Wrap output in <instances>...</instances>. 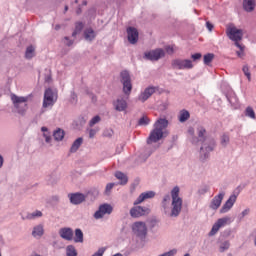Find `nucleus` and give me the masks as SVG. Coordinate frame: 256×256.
I'll use <instances>...</instances> for the list:
<instances>
[{"instance_id":"nucleus-1","label":"nucleus","mask_w":256,"mask_h":256,"mask_svg":"<svg viewBox=\"0 0 256 256\" xmlns=\"http://www.w3.org/2000/svg\"><path fill=\"white\" fill-rule=\"evenodd\" d=\"M188 134L190 136V143H192V145H200V161H207L211 155V152L215 151L217 142L213 138L207 137V129H205L203 125H198L196 127V136L195 128L193 127L188 128Z\"/></svg>"},{"instance_id":"nucleus-2","label":"nucleus","mask_w":256,"mask_h":256,"mask_svg":"<svg viewBox=\"0 0 256 256\" xmlns=\"http://www.w3.org/2000/svg\"><path fill=\"white\" fill-rule=\"evenodd\" d=\"M180 191L179 186H175L171 190L170 195L166 194L162 199L161 211L163 215L170 217V219H176V217L181 215V211H183V198L179 196Z\"/></svg>"},{"instance_id":"nucleus-3","label":"nucleus","mask_w":256,"mask_h":256,"mask_svg":"<svg viewBox=\"0 0 256 256\" xmlns=\"http://www.w3.org/2000/svg\"><path fill=\"white\" fill-rule=\"evenodd\" d=\"M167 127H169V120L165 118H159L154 123V128L151 130L148 138H147V147L145 150V157H151L153 155L154 151H157L159 149V141L163 139L164 137H167L169 135V132H167Z\"/></svg>"},{"instance_id":"nucleus-4","label":"nucleus","mask_w":256,"mask_h":256,"mask_svg":"<svg viewBox=\"0 0 256 256\" xmlns=\"http://www.w3.org/2000/svg\"><path fill=\"white\" fill-rule=\"evenodd\" d=\"M11 101L13 103L15 112L18 115H25L27 113V101H29V96H17L16 94H11Z\"/></svg>"},{"instance_id":"nucleus-5","label":"nucleus","mask_w":256,"mask_h":256,"mask_svg":"<svg viewBox=\"0 0 256 256\" xmlns=\"http://www.w3.org/2000/svg\"><path fill=\"white\" fill-rule=\"evenodd\" d=\"M120 82L123 85V93L127 97L131 95V91H133V84L131 83V75L129 71L124 70L120 73Z\"/></svg>"},{"instance_id":"nucleus-6","label":"nucleus","mask_w":256,"mask_h":256,"mask_svg":"<svg viewBox=\"0 0 256 256\" xmlns=\"http://www.w3.org/2000/svg\"><path fill=\"white\" fill-rule=\"evenodd\" d=\"M57 102V90H53L48 88L44 92V99H43V107L47 109V107H53Z\"/></svg>"},{"instance_id":"nucleus-7","label":"nucleus","mask_w":256,"mask_h":256,"mask_svg":"<svg viewBox=\"0 0 256 256\" xmlns=\"http://www.w3.org/2000/svg\"><path fill=\"white\" fill-rule=\"evenodd\" d=\"M172 68L178 71H185L186 69H193V61L189 59L176 58L171 62Z\"/></svg>"},{"instance_id":"nucleus-8","label":"nucleus","mask_w":256,"mask_h":256,"mask_svg":"<svg viewBox=\"0 0 256 256\" xmlns=\"http://www.w3.org/2000/svg\"><path fill=\"white\" fill-rule=\"evenodd\" d=\"M233 223V220H231V217L225 216L223 218H219L215 224L212 226L211 231L209 232V237H213V235H217L219 232V229L221 227H225V225H231Z\"/></svg>"},{"instance_id":"nucleus-9","label":"nucleus","mask_w":256,"mask_h":256,"mask_svg":"<svg viewBox=\"0 0 256 256\" xmlns=\"http://www.w3.org/2000/svg\"><path fill=\"white\" fill-rule=\"evenodd\" d=\"M149 213H151V209L146 206L134 205V207L130 209V216L133 219H139V217H147Z\"/></svg>"},{"instance_id":"nucleus-10","label":"nucleus","mask_w":256,"mask_h":256,"mask_svg":"<svg viewBox=\"0 0 256 256\" xmlns=\"http://www.w3.org/2000/svg\"><path fill=\"white\" fill-rule=\"evenodd\" d=\"M163 57H165V50L162 48L146 51L144 53V59H146V61H159V59H163Z\"/></svg>"},{"instance_id":"nucleus-11","label":"nucleus","mask_w":256,"mask_h":256,"mask_svg":"<svg viewBox=\"0 0 256 256\" xmlns=\"http://www.w3.org/2000/svg\"><path fill=\"white\" fill-rule=\"evenodd\" d=\"M132 231L136 237H139L140 239H145L147 236V224L145 222H135L132 225Z\"/></svg>"},{"instance_id":"nucleus-12","label":"nucleus","mask_w":256,"mask_h":256,"mask_svg":"<svg viewBox=\"0 0 256 256\" xmlns=\"http://www.w3.org/2000/svg\"><path fill=\"white\" fill-rule=\"evenodd\" d=\"M113 213V206L111 204H102L98 210L94 213V219H103L106 215Z\"/></svg>"},{"instance_id":"nucleus-13","label":"nucleus","mask_w":256,"mask_h":256,"mask_svg":"<svg viewBox=\"0 0 256 256\" xmlns=\"http://www.w3.org/2000/svg\"><path fill=\"white\" fill-rule=\"evenodd\" d=\"M223 199H225V191H220L216 196H214L210 203L209 209L212 211H217L219 207H221V203H223Z\"/></svg>"},{"instance_id":"nucleus-14","label":"nucleus","mask_w":256,"mask_h":256,"mask_svg":"<svg viewBox=\"0 0 256 256\" xmlns=\"http://www.w3.org/2000/svg\"><path fill=\"white\" fill-rule=\"evenodd\" d=\"M227 35L231 41L239 43L243 39V30L238 29L237 27H231L227 30Z\"/></svg>"},{"instance_id":"nucleus-15","label":"nucleus","mask_w":256,"mask_h":256,"mask_svg":"<svg viewBox=\"0 0 256 256\" xmlns=\"http://www.w3.org/2000/svg\"><path fill=\"white\" fill-rule=\"evenodd\" d=\"M237 197L238 194H232L229 196V198L227 199V201L223 204V206L220 209V213H229V211H231V209H233V205H235V203H237Z\"/></svg>"},{"instance_id":"nucleus-16","label":"nucleus","mask_w":256,"mask_h":256,"mask_svg":"<svg viewBox=\"0 0 256 256\" xmlns=\"http://www.w3.org/2000/svg\"><path fill=\"white\" fill-rule=\"evenodd\" d=\"M157 91V87L155 86H149L144 89L139 95H138V101L141 103H145L154 93Z\"/></svg>"},{"instance_id":"nucleus-17","label":"nucleus","mask_w":256,"mask_h":256,"mask_svg":"<svg viewBox=\"0 0 256 256\" xmlns=\"http://www.w3.org/2000/svg\"><path fill=\"white\" fill-rule=\"evenodd\" d=\"M126 32L129 43H131V45L137 44V41H139V31L137 28L130 26L127 28Z\"/></svg>"},{"instance_id":"nucleus-18","label":"nucleus","mask_w":256,"mask_h":256,"mask_svg":"<svg viewBox=\"0 0 256 256\" xmlns=\"http://www.w3.org/2000/svg\"><path fill=\"white\" fill-rule=\"evenodd\" d=\"M153 197H155L154 191L143 192L137 197L133 205H141V203H143L144 201H147V199H153Z\"/></svg>"},{"instance_id":"nucleus-19","label":"nucleus","mask_w":256,"mask_h":256,"mask_svg":"<svg viewBox=\"0 0 256 256\" xmlns=\"http://www.w3.org/2000/svg\"><path fill=\"white\" fill-rule=\"evenodd\" d=\"M69 199L72 205H81V203H83L85 199H87V197L85 196V194L82 193H74L69 194Z\"/></svg>"},{"instance_id":"nucleus-20","label":"nucleus","mask_w":256,"mask_h":256,"mask_svg":"<svg viewBox=\"0 0 256 256\" xmlns=\"http://www.w3.org/2000/svg\"><path fill=\"white\" fill-rule=\"evenodd\" d=\"M59 235L61 239H64L65 241H73V229L69 227H64L59 230Z\"/></svg>"},{"instance_id":"nucleus-21","label":"nucleus","mask_w":256,"mask_h":256,"mask_svg":"<svg viewBox=\"0 0 256 256\" xmlns=\"http://www.w3.org/2000/svg\"><path fill=\"white\" fill-rule=\"evenodd\" d=\"M43 235H45V227L43 226V224H38L33 227L32 237H34V239H41Z\"/></svg>"},{"instance_id":"nucleus-22","label":"nucleus","mask_w":256,"mask_h":256,"mask_svg":"<svg viewBox=\"0 0 256 256\" xmlns=\"http://www.w3.org/2000/svg\"><path fill=\"white\" fill-rule=\"evenodd\" d=\"M242 7L246 13H253L256 8V0H243Z\"/></svg>"},{"instance_id":"nucleus-23","label":"nucleus","mask_w":256,"mask_h":256,"mask_svg":"<svg viewBox=\"0 0 256 256\" xmlns=\"http://www.w3.org/2000/svg\"><path fill=\"white\" fill-rule=\"evenodd\" d=\"M114 109L119 112L125 111L127 109V101L123 98H118L114 102Z\"/></svg>"},{"instance_id":"nucleus-24","label":"nucleus","mask_w":256,"mask_h":256,"mask_svg":"<svg viewBox=\"0 0 256 256\" xmlns=\"http://www.w3.org/2000/svg\"><path fill=\"white\" fill-rule=\"evenodd\" d=\"M95 37H97V33H95V30L93 28H87L84 31V39H86V41H93Z\"/></svg>"},{"instance_id":"nucleus-25","label":"nucleus","mask_w":256,"mask_h":256,"mask_svg":"<svg viewBox=\"0 0 256 256\" xmlns=\"http://www.w3.org/2000/svg\"><path fill=\"white\" fill-rule=\"evenodd\" d=\"M191 117V114L187 110H181L178 115V121L180 123H185L186 121H189V118Z\"/></svg>"},{"instance_id":"nucleus-26","label":"nucleus","mask_w":256,"mask_h":256,"mask_svg":"<svg viewBox=\"0 0 256 256\" xmlns=\"http://www.w3.org/2000/svg\"><path fill=\"white\" fill-rule=\"evenodd\" d=\"M81 145H83V138L79 137L73 142V144L70 148V153H77V151H79V147H81Z\"/></svg>"},{"instance_id":"nucleus-27","label":"nucleus","mask_w":256,"mask_h":256,"mask_svg":"<svg viewBox=\"0 0 256 256\" xmlns=\"http://www.w3.org/2000/svg\"><path fill=\"white\" fill-rule=\"evenodd\" d=\"M230 105H232V107H234L235 109H237V106L239 105V99L237 98V95H235V93H230L228 95H226Z\"/></svg>"},{"instance_id":"nucleus-28","label":"nucleus","mask_w":256,"mask_h":256,"mask_svg":"<svg viewBox=\"0 0 256 256\" xmlns=\"http://www.w3.org/2000/svg\"><path fill=\"white\" fill-rule=\"evenodd\" d=\"M115 177L118 179V181H120V185H127L129 182V178L123 172H116Z\"/></svg>"},{"instance_id":"nucleus-29","label":"nucleus","mask_w":256,"mask_h":256,"mask_svg":"<svg viewBox=\"0 0 256 256\" xmlns=\"http://www.w3.org/2000/svg\"><path fill=\"white\" fill-rule=\"evenodd\" d=\"M74 243H83V231L78 228L74 232Z\"/></svg>"},{"instance_id":"nucleus-30","label":"nucleus","mask_w":256,"mask_h":256,"mask_svg":"<svg viewBox=\"0 0 256 256\" xmlns=\"http://www.w3.org/2000/svg\"><path fill=\"white\" fill-rule=\"evenodd\" d=\"M53 137L55 141H63L65 138V132L61 128H58L56 131H54Z\"/></svg>"},{"instance_id":"nucleus-31","label":"nucleus","mask_w":256,"mask_h":256,"mask_svg":"<svg viewBox=\"0 0 256 256\" xmlns=\"http://www.w3.org/2000/svg\"><path fill=\"white\" fill-rule=\"evenodd\" d=\"M52 247L55 251H61V249H65V243L62 240L56 239L52 242Z\"/></svg>"},{"instance_id":"nucleus-32","label":"nucleus","mask_w":256,"mask_h":256,"mask_svg":"<svg viewBox=\"0 0 256 256\" xmlns=\"http://www.w3.org/2000/svg\"><path fill=\"white\" fill-rule=\"evenodd\" d=\"M25 57L26 59H33L35 57V47L33 45L26 48Z\"/></svg>"},{"instance_id":"nucleus-33","label":"nucleus","mask_w":256,"mask_h":256,"mask_svg":"<svg viewBox=\"0 0 256 256\" xmlns=\"http://www.w3.org/2000/svg\"><path fill=\"white\" fill-rule=\"evenodd\" d=\"M39 217H43V212L36 210L32 213L27 214L26 219L32 221L33 219H39Z\"/></svg>"},{"instance_id":"nucleus-34","label":"nucleus","mask_w":256,"mask_h":256,"mask_svg":"<svg viewBox=\"0 0 256 256\" xmlns=\"http://www.w3.org/2000/svg\"><path fill=\"white\" fill-rule=\"evenodd\" d=\"M41 131L43 132V137H44L46 143H51L52 138H51V132H49V128L43 126L41 128Z\"/></svg>"},{"instance_id":"nucleus-35","label":"nucleus","mask_w":256,"mask_h":256,"mask_svg":"<svg viewBox=\"0 0 256 256\" xmlns=\"http://www.w3.org/2000/svg\"><path fill=\"white\" fill-rule=\"evenodd\" d=\"M83 27H84L83 22H76L75 30L72 33V37H77L78 33H81V31H83Z\"/></svg>"},{"instance_id":"nucleus-36","label":"nucleus","mask_w":256,"mask_h":256,"mask_svg":"<svg viewBox=\"0 0 256 256\" xmlns=\"http://www.w3.org/2000/svg\"><path fill=\"white\" fill-rule=\"evenodd\" d=\"M229 247H231V242H229V240L221 242L219 246L220 253H225V251H228Z\"/></svg>"},{"instance_id":"nucleus-37","label":"nucleus","mask_w":256,"mask_h":256,"mask_svg":"<svg viewBox=\"0 0 256 256\" xmlns=\"http://www.w3.org/2000/svg\"><path fill=\"white\" fill-rule=\"evenodd\" d=\"M66 256H77V249L73 245L66 247Z\"/></svg>"},{"instance_id":"nucleus-38","label":"nucleus","mask_w":256,"mask_h":256,"mask_svg":"<svg viewBox=\"0 0 256 256\" xmlns=\"http://www.w3.org/2000/svg\"><path fill=\"white\" fill-rule=\"evenodd\" d=\"M229 135L228 134H223L220 138V144L222 145V147H227L229 145Z\"/></svg>"},{"instance_id":"nucleus-39","label":"nucleus","mask_w":256,"mask_h":256,"mask_svg":"<svg viewBox=\"0 0 256 256\" xmlns=\"http://www.w3.org/2000/svg\"><path fill=\"white\" fill-rule=\"evenodd\" d=\"M245 115L246 117H249L250 119H255V110H253V108L251 106H248L245 109Z\"/></svg>"},{"instance_id":"nucleus-40","label":"nucleus","mask_w":256,"mask_h":256,"mask_svg":"<svg viewBox=\"0 0 256 256\" xmlns=\"http://www.w3.org/2000/svg\"><path fill=\"white\" fill-rule=\"evenodd\" d=\"M213 59H215V54L208 53L204 55V65H209Z\"/></svg>"},{"instance_id":"nucleus-41","label":"nucleus","mask_w":256,"mask_h":256,"mask_svg":"<svg viewBox=\"0 0 256 256\" xmlns=\"http://www.w3.org/2000/svg\"><path fill=\"white\" fill-rule=\"evenodd\" d=\"M235 45L238 47V49H240L239 51L236 52V55H238V57H243V55H245L244 53L245 46L241 45L239 42H236Z\"/></svg>"},{"instance_id":"nucleus-42","label":"nucleus","mask_w":256,"mask_h":256,"mask_svg":"<svg viewBox=\"0 0 256 256\" xmlns=\"http://www.w3.org/2000/svg\"><path fill=\"white\" fill-rule=\"evenodd\" d=\"M149 123H151V120H149L146 116H143L142 118L139 119L138 121V125L140 126H147L149 125Z\"/></svg>"},{"instance_id":"nucleus-43","label":"nucleus","mask_w":256,"mask_h":256,"mask_svg":"<svg viewBox=\"0 0 256 256\" xmlns=\"http://www.w3.org/2000/svg\"><path fill=\"white\" fill-rule=\"evenodd\" d=\"M101 121V117L100 116H94L90 122L89 125L90 127H94V125H97V123H99Z\"/></svg>"},{"instance_id":"nucleus-44","label":"nucleus","mask_w":256,"mask_h":256,"mask_svg":"<svg viewBox=\"0 0 256 256\" xmlns=\"http://www.w3.org/2000/svg\"><path fill=\"white\" fill-rule=\"evenodd\" d=\"M242 71L247 77L248 81H251V72H249V66H243Z\"/></svg>"},{"instance_id":"nucleus-45","label":"nucleus","mask_w":256,"mask_h":256,"mask_svg":"<svg viewBox=\"0 0 256 256\" xmlns=\"http://www.w3.org/2000/svg\"><path fill=\"white\" fill-rule=\"evenodd\" d=\"M113 187H115V183H108L105 188V195H111Z\"/></svg>"},{"instance_id":"nucleus-46","label":"nucleus","mask_w":256,"mask_h":256,"mask_svg":"<svg viewBox=\"0 0 256 256\" xmlns=\"http://www.w3.org/2000/svg\"><path fill=\"white\" fill-rule=\"evenodd\" d=\"M209 189V186L204 185L198 190V193L199 195H205L206 193H209Z\"/></svg>"},{"instance_id":"nucleus-47","label":"nucleus","mask_w":256,"mask_h":256,"mask_svg":"<svg viewBox=\"0 0 256 256\" xmlns=\"http://www.w3.org/2000/svg\"><path fill=\"white\" fill-rule=\"evenodd\" d=\"M104 137L111 138L114 135L113 129L109 128L103 132Z\"/></svg>"},{"instance_id":"nucleus-48","label":"nucleus","mask_w":256,"mask_h":256,"mask_svg":"<svg viewBox=\"0 0 256 256\" xmlns=\"http://www.w3.org/2000/svg\"><path fill=\"white\" fill-rule=\"evenodd\" d=\"M70 102L72 104H76L77 103V94L74 91H72L71 94H70Z\"/></svg>"},{"instance_id":"nucleus-49","label":"nucleus","mask_w":256,"mask_h":256,"mask_svg":"<svg viewBox=\"0 0 256 256\" xmlns=\"http://www.w3.org/2000/svg\"><path fill=\"white\" fill-rule=\"evenodd\" d=\"M249 213H251V210L249 208H246L245 210H243L240 214V220L243 219L244 217H247Z\"/></svg>"},{"instance_id":"nucleus-50","label":"nucleus","mask_w":256,"mask_h":256,"mask_svg":"<svg viewBox=\"0 0 256 256\" xmlns=\"http://www.w3.org/2000/svg\"><path fill=\"white\" fill-rule=\"evenodd\" d=\"M201 57H202L201 53H195V54H192L191 59H193V61H199Z\"/></svg>"},{"instance_id":"nucleus-51","label":"nucleus","mask_w":256,"mask_h":256,"mask_svg":"<svg viewBox=\"0 0 256 256\" xmlns=\"http://www.w3.org/2000/svg\"><path fill=\"white\" fill-rule=\"evenodd\" d=\"M95 135H97V130L90 129L89 130V137H90V139H93V137H95Z\"/></svg>"},{"instance_id":"nucleus-52","label":"nucleus","mask_w":256,"mask_h":256,"mask_svg":"<svg viewBox=\"0 0 256 256\" xmlns=\"http://www.w3.org/2000/svg\"><path fill=\"white\" fill-rule=\"evenodd\" d=\"M64 39L66 40L65 44L67 47H71V45H73V40H69V37H65Z\"/></svg>"},{"instance_id":"nucleus-53","label":"nucleus","mask_w":256,"mask_h":256,"mask_svg":"<svg viewBox=\"0 0 256 256\" xmlns=\"http://www.w3.org/2000/svg\"><path fill=\"white\" fill-rule=\"evenodd\" d=\"M52 203H59V196L55 195L51 197Z\"/></svg>"},{"instance_id":"nucleus-54","label":"nucleus","mask_w":256,"mask_h":256,"mask_svg":"<svg viewBox=\"0 0 256 256\" xmlns=\"http://www.w3.org/2000/svg\"><path fill=\"white\" fill-rule=\"evenodd\" d=\"M206 27L208 31H213V24H211L210 22H206Z\"/></svg>"},{"instance_id":"nucleus-55","label":"nucleus","mask_w":256,"mask_h":256,"mask_svg":"<svg viewBox=\"0 0 256 256\" xmlns=\"http://www.w3.org/2000/svg\"><path fill=\"white\" fill-rule=\"evenodd\" d=\"M166 53H168L169 55L173 54V47L171 46L166 47Z\"/></svg>"},{"instance_id":"nucleus-56","label":"nucleus","mask_w":256,"mask_h":256,"mask_svg":"<svg viewBox=\"0 0 256 256\" xmlns=\"http://www.w3.org/2000/svg\"><path fill=\"white\" fill-rule=\"evenodd\" d=\"M4 161L3 156L0 154V169L3 167Z\"/></svg>"},{"instance_id":"nucleus-57","label":"nucleus","mask_w":256,"mask_h":256,"mask_svg":"<svg viewBox=\"0 0 256 256\" xmlns=\"http://www.w3.org/2000/svg\"><path fill=\"white\" fill-rule=\"evenodd\" d=\"M76 13H77V15H81L82 10H81V7H80V6L77 8Z\"/></svg>"},{"instance_id":"nucleus-58","label":"nucleus","mask_w":256,"mask_h":256,"mask_svg":"<svg viewBox=\"0 0 256 256\" xmlns=\"http://www.w3.org/2000/svg\"><path fill=\"white\" fill-rule=\"evenodd\" d=\"M59 29H61V25L57 24V25L55 26V30H56V31H59Z\"/></svg>"},{"instance_id":"nucleus-59","label":"nucleus","mask_w":256,"mask_h":256,"mask_svg":"<svg viewBox=\"0 0 256 256\" xmlns=\"http://www.w3.org/2000/svg\"><path fill=\"white\" fill-rule=\"evenodd\" d=\"M64 11L65 12L69 11V6H65Z\"/></svg>"},{"instance_id":"nucleus-60","label":"nucleus","mask_w":256,"mask_h":256,"mask_svg":"<svg viewBox=\"0 0 256 256\" xmlns=\"http://www.w3.org/2000/svg\"><path fill=\"white\" fill-rule=\"evenodd\" d=\"M82 5H87V1L86 0H84L83 2H82Z\"/></svg>"},{"instance_id":"nucleus-61","label":"nucleus","mask_w":256,"mask_h":256,"mask_svg":"<svg viewBox=\"0 0 256 256\" xmlns=\"http://www.w3.org/2000/svg\"><path fill=\"white\" fill-rule=\"evenodd\" d=\"M184 256H191V254H189V253H186V254H184Z\"/></svg>"},{"instance_id":"nucleus-62","label":"nucleus","mask_w":256,"mask_h":256,"mask_svg":"<svg viewBox=\"0 0 256 256\" xmlns=\"http://www.w3.org/2000/svg\"><path fill=\"white\" fill-rule=\"evenodd\" d=\"M228 256H231V254H229Z\"/></svg>"},{"instance_id":"nucleus-63","label":"nucleus","mask_w":256,"mask_h":256,"mask_svg":"<svg viewBox=\"0 0 256 256\" xmlns=\"http://www.w3.org/2000/svg\"><path fill=\"white\" fill-rule=\"evenodd\" d=\"M0 256H2V255H1V252H0Z\"/></svg>"}]
</instances>
